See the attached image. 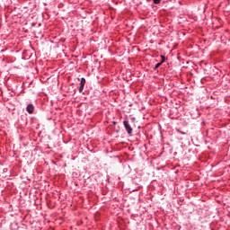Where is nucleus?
Returning <instances> with one entry per match:
<instances>
[{"instance_id": "nucleus-1", "label": "nucleus", "mask_w": 230, "mask_h": 230, "mask_svg": "<svg viewBox=\"0 0 230 230\" xmlns=\"http://www.w3.org/2000/svg\"><path fill=\"white\" fill-rule=\"evenodd\" d=\"M123 123L128 134L130 136L132 134V127H130V124H128V121L127 120H124Z\"/></svg>"}, {"instance_id": "nucleus-2", "label": "nucleus", "mask_w": 230, "mask_h": 230, "mask_svg": "<svg viewBox=\"0 0 230 230\" xmlns=\"http://www.w3.org/2000/svg\"><path fill=\"white\" fill-rule=\"evenodd\" d=\"M26 111L29 114H33L35 107L33 106V104H29L26 108Z\"/></svg>"}, {"instance_id": "nucleus-3", "label": "nucleus", "mask_w": 230, "mask_h": 230, "mask_svg": "<svg viewBox=\"0 0 230 230\" xmlns=\"http://www.w3.org/2000/svg\"><path fill=\"white\" fill-rule=\"evenodd\" d=\"M84 85H85V78L83 77L80 82L79 93H82L84 91Z\"/></svg>"}, {"instance_id": "nucleus-4", "label": "nucleus", "mask_w": 230, "mask_h": 230, "mask_svg": "<svg viewBox=\"0 0 230 230\" xmlns=\"http://www.w3.org/2000/svg\"><path fill=\"white\" fill-rule=\"evenodd\" d=\"M155 4H159V3H161V0H153Z\"/></svg>"}, {"instance_id": "nucleus-5", "label": "nucleus", "mask_w": 230, "mask_h": 230, "mask_svg": "<svg viewBox=\"0 0 230 230\" xmlns=\"http://www.w3.org/2000/svg\"><path fill=\"white\" fill-rule=\"evenodd\" d=\"M162 64H163V62L156 64L155 66V69H157V67H160Z\"/></svg>"}]
</instances>
